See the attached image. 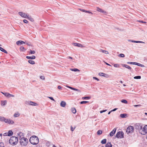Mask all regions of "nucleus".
I'll return each instance as SVG.
<instances>
[{
    "mask_svg": "<svg viewBox=\"0 0 147 147\" xmlns=\"http://www.w3.org/2000/svg\"><path fill=\"white\" fill-rule=\"evenodd\" d=\"M4 95L7 97H14V96L12 94H9V93L7 92H5Z\"/></svg>",
    "mask_w": 147,
    "mask_h": 147,
    "instance_id": "obj_11",
    "label": "nucleus"
},
{
    "mask_svg": "<svg viewBox=\"0 0 147 147\" xmlns=\"http://www.w3.org/2000/svg\"><path fill=\"white\" fill-rule=\"evenodd\" d=\"M107 140L104 139L101 141V143L102 144H105Z\"/></svg>",
    "mask_w": 147,
    "mask_h": 147,
    "instance_id": "obj_33",
    "label": "nucleus"
},
{
    "mask_svg": "<svg viewBox=\"0 0 147 147\" xmlns=\"http://www.w3.org/2000/svg\"><path fill=\"white\" fill-rule=\"evenodd\" d=\"M79 10H80V11H83V12H86V10H84V9H79Z\"/></svg>",
    "mask_w": 147,
    "mask_h": 147,
    "instance_id": "obj_48",
    "label": "nucleus"
},
{
    "mask_svg": "<svg viewBox=\"0 0 147 147\" xmlns=\"http://www.w3.org/2000/svg\"><path fill=\"white\" fill-rule=\"evenodd\" d=\"M129 41H131L132 42H134V43H144V42H143L142 41H135L133 40H129Z\"/></svg>",
    "mask_w": 147,
    "mask_h": 147,
    "instance_id": "obj_21",
    "label": "nucleus"
},
{
    "mask_svg": "<svg viewBox=\"0 0 147 147\" xmlns=\"http://www.w3.org/2000/svg\"><path fill=\"white\" fill-rule=\"evenodd\" d=\"M138 66H140L141 67H144V65H142V64H140L139 63L138 64Z\"/></svg>",
    "mask_w": 147,
    "mask_h": 147,
    "instance_id": "obj_47",
    "label": "nucleus"
},
{
    "mask_svg": "<svg viewBox=\"0 0 147 147\" xmlns=\"http://www.w3.org/2000/svg\"><path fill=\"white\" fill-rule=\"evenodd\" d=\"M97 11L102 12V9H100L98 7L97 8Z\"/></svg>",
    "mask_w": 147,
    "mask_h": 147,
    "instance_id": "obj_40",
    "label": "nucleus"
},
{
    "mask_svg": "<svg viewBox=\"0 0 147 147\" xmlns=\"http://www.w3.org/2000/svg\"><path fill=\"white\" fill-rule=\"evenodd\" d=\"M115 67H119L120 66L119 64H115L113 65Z\"/></svg>",
    "mask_w": 147,
    "mask_h": 147,
    "instance_id": "obj_37",
    "label": "nucleus"
},
{
    "mask_svg": "<svg viewBox=\"0 0 147 147\" xmlns=\"http://www.w3.org/2000/svg\"><path fill=\"white\" fill-rule=\"evenodd\" d=\"M5 120V118L4 117H2L1 116H0V121H3Z\"/></svg>",
    "mask_w": 147,
    "mask_h": 147,
    "instance_id": "obj_41",
    "label": "nucleus"
},
{
    "mask_svg": "<svg viewBox=\"0 0 147 147\" xmlns=\"http://www.w3.org/2000/svg\"><path fill=\"white\" fill-rule=\"evenodd\" d=\"M73 44L75 46H77L78 47L83 48L84 47L82 45L79 43H74Z\"/></svg>",
    "mask_w": 147,
    "mask_h": 147,
    "instance_id": "obj_13",
    "label": "nucleus"
},
{
    "mask_svg": "<svg viewBox=\"0 0 147 147\" xmlns=\"http://www.w3.org/2000/svg\"><path fill=\"white\" fill-rule=\"evenodd\" d=\"M139 63L136 62H134L133 64L137 65L138 66Z\"/></svg>",
    "mask_w": 147,
    "mask_h": 147,
    "instance_id": "obj_57",
    "label": "nucleus"
},
{
    "mask_svg": "<svg viewBox=\"0 0 147 147\" xmlns=\"http://www.w3.org/2000/svg\"><path fill=\"white\" fill-rule=\"evenodd\" d=\"M71 110L73 113L74 114L76 113V109L75 108H72L71 109Z\"/></svg>",
    "mask_w": 147,
    "mask_h": 147,
    "instance_id": "obj_30",
    "label": "nucleus"
},
{
    "mask_svg": "<svg viewBox=\"0 0 147 147\" xmlns=\"http://www.w3.org/2000/svg\"><path fill=\"white\" fill-rule=\"evenodd\" d=\"M23 21V22L25 23H27L28 22V21L25 19Z\"/></svg>",
    "mask_w": 147,
    "mask_h": 147,
    "instance_id": "obj_51",
    "label": "nucleus"
},
{
    "mask_svg": "<svg viewBox=\"0 0 147 147\" xmlns=\"http://www.w3.org/2000/svg\"><path fill=\"white\" fill-rule=\"evenodd\" d=\"M18 142V138L17 137L13 136L11 137L9 140V143L12 145L16 144Z\"/></svg>",
    "mask_w": 147,
    "mask_h": 147,
    "instance_id": "obj_2",
    "label": "nucleus"
},
{
    "mask_svg": "<svg viewBox=\"0 0 147 147\" xmlns=\"http://www.w3.org/2000/svg\"><path fill=\"white\" fill-rule=\"evenodd\" d=\"M20 49L22 51H23L24 50H25L26 49L24 48V47H23L22 46L20 47Z\"/></svg>",
    "mask_w": 147,
    "mask_h": 147,
    "instance_id": "obj_43",
    "label": "nucleus"
},
{
    "mask_svg": "<svg viewBox=\"0 0 147 147\" xmlns=\"http://www.w3.org/2000/svg\"><path fill=\"white\" fill-rule=\"evenodd\" d=\"M28 103L30 105H36V103H35L33 102L30 101H29L28 102Z\"/></svg>",
    "mask_w": 147,
    "mask_h": 147,
    "instance_id": "obj_20",
    "label": "nucleus"
},
{
    "mask_svg": "<svg viewBox=\"0 0 147 147\" xmlns=\"http://www.w3.org/2000/svg\"><path fill=\"white\" fill-rule=\"evenodd\" d=\"M7 103V101L6 100L4 101H1V105L2 106H4Z\"/></svg>",
    "mask_w": 147,
    "mask_h": 147,
    "instance_id": "obj_29",
    "label": "nucleus"
},
{
    "mask_svg": "<svg viewBox=\"0 0 147 147\" xmlns=\"http://www.w3.org/2000/svg\"><path fill=\"white\" fill-rule=\"evenodd\" d=\"M86 13H89L91 14H92V12L88 11H86Z\"/></svg>",
    "mask_w": 147,
    "mask_h": 147,
    "instance_id": "obj_54",
    "label": "nucleus"
},
{
    "mask_svg": "<svg viewBox=\"0 0 147 147\" xmlns=\"http://www.w3.org/2000/svg\"><path fill=\"white\" fill-rule=\"evenodd\" d=\"M134 106L135 107H138L140 106L141 105H134Z\"/></svg>",
    "mask_w": 147,
    "mask_h": 147,
    "instance_id": "obj_58",
    "label": "nucleus"
},
{
    "mask_svg": "<svg viewBox=\"0 0 147 147\" xmlns=\"http://www.w3.org/2000/svg\"><path fill=\"white\" fill-rule=\"evenodd\" d=\"M127 115L126 114H121L120 115V116L122 118H125L127 117Z\"/></svg>",
    "mask_w": 147,
    "mask_h": 147,
    "instance_id": "obj_19",
    "label": "nucleus"
},
{
    "mask_svg": "<svg viewBox=\"0 0 147 147\" xmlns=\"http://www.w3.org/2000/svg\"><path fill=\"white\" fill-rule=\"evenodd\" d=\"M58 88L59 89H61V86H58Z\"/></svg>",
    "mask_w": 147,
    "mask_h": 147,
    "instance_id": "obj_62",
    "label": "nucleus"
},
{
    "mask_svg": "<svg viewBox=\"0 0 147 147\" xmlns=\"http://www.w3.org/2000/svg\"><path fill=\"white\" fill-rule=\"evenodd\" d=\"M7 133V136H11L13 134V132L11 130H9Z\"/></svg>",
    "mask_w": 147,
    "mask_h": 147,
    "instance_id": "obj_25",
    "label": "nucleus"
},
{
    "mask_svg": "<svg viewBox=\"0 0 147 147\" xmlns=\"http://www.w3.org/2000/svg\"><path fill=\"white\" fill-rule=\"evenodd\" d=\"M2 134H0V140H1L2 138Z\"/></svg>",
    "mask_w": 147,
    "mask_h": 147,
    "instance_id": "obj_60",
    "label": "nucleus"
},
{
    "mask_svg": "<svg viewBox=\"0 0 147 147\" xmlns=\"http://www.w3.org/2000/svg\"><path fill=\"white\" fill-rule=\"evenodd\" d=\"M0 147H4V145L2 142H0Z\"/></svg>",
    "mask_w": 147,
    "mask_h": 147,
    "instance_id": "obj_42",
    "label": "nucleus"
},
{
    "mask_svg": "<svg viewBox=\"0 0 147 147\" xmlns=\"http://www.w3.org/2000/svg\"><path fill=\"white\" fill-rule=\"evenodd\" d=\"M30 142L33 145L38 144L39 143V139L38 137L35 136H33L31 137L29 139Z\"/></svg>",
    "mask_w": 147,
    "mask_h": 147,
    "instance_id": "obj_1",
    "label": "nucleus"
},
{
    "mask_svg": "<svg viewBox=\"0 0 147 147\" xmlns=\"http://www.w3.org/2000/svg\"><path fill=\"white\" fill-rule=\"evenodd\" d=\"M25 43V42H24L21 40L18 41L16 42V44L18 45H20L21 44H24Z\"/></svg>",
    "mask_w": 147,
    "mask_h": 147,
    "instance_id": "obj_17",
    "label": "nucleus"
},
{
    "mask_svg": "<svg viewBox=\"0 0 147 147\" xmlns=\"http://www.w3.org/2000/svg\"><path fill=\"white\" fill-rule=\"evenodd\" d=\"M66 105V103L64 101H61L60 103V106L61 107H64Z\"/></svg>",
    "mask_w": 147,
    "mask_h": 147,
    "instance_id": "obj_15",
    "label": "nucleus"
},
{
    "mask_svg": "<svg viewBox=\"0 0 147 147\" xmlns=\"http://www.w3.org/2000/svg\"><path fill=\"white\" fill-rule=\"evenodd\" d=\"M90 98V97H83L82 98V99L84 100V99H89Z\"/></svg>",
    "mask_w": 147,
    "mask_h": 147,
    "instance_id": "obj_34",
    "label": "nucleus"
},
{
    "mask_svg": "<svg viewBox=\"0 0 147 147\" xmlns=\"http://www.w3.org/2000/svg\"><path fill=\"white\" fill-rule=\"evenodd\" d=\"M104 62L107 65H109V66H111V65L110 64H109L107 63V62H105V61H104Z\"/></svg>",
    "mask_w": 147,
    "mask_h": 147,
    "instance_id": "obj_61",
    "label": "nucleus"
},
{
    "mask_svg": "<svg viewBox=\"0 0 147 147\" xmlns=\"http://www.w3.org/2000/svg\"><path fill=\"white\" fill-rule=\"evenodd\" d=\"M143 125V124L142 123H136L135 125L136 128L139 130V132L140 134L141 131H142Z\"/></svg>",
    "mask_w": 147,
    "mask_h": 147,
    "instance_id": "obj_4",
    "label": "nucleus"
},
{
    "mask_svg": "<svg viewBox=\"0 0 147 147\" xmlns=\"http://www.w3.org/2000/svg\"><path fill=\"white\" fill-rule=\"evenodd\" d=\"M107 111V110H103L102 111H100V113H102L103 112H106Z\"/></svg>",
    "mask_w": 147,
    "mask_h": 147,
    "instance_id": "obj_50",
    "label": "nucleus"
},
{
    "mask_svg": "<svg viewBox=\"0 0 147 147\" xmlns=\"http://www.w3.org/2000/svg\"><path fill=\"white\" fill-rule=\"evenodd\" d=\"M123 67H125L126 68H127L129 69H131V67H130L129 66L127 65L123 64Z\"/></svg>",
    "mask_w": 147,
    "mask_h": 147,
    "instance_id": "obj_23",
    "label": "nucleus"
},
{
    "mask_svg": "<svg viewBox=\"0 0 147 147\" xmlns=\"http://www.w3.org/2000/svg\"><path fill=\"white\" fill-rule=\"evenodd\" d=\"M98 75H99V76H100L105 77H107L108 76V75H107L105 74V73H101V72L99 73L98 74Z\"/></svg>",
    "mask_w": 147,
    "mask_h": 147,
    "instance_id": "obj_16",
    "label": "nucleus"
},
{
    "mask_svg": "<svg viewBox=\"0 0 147 147\" xmlns=\"http://www.w3.org/2000/svg\"><path fill=\"white\" fill-rule=\"evenodd\" d=\"M0 50L1 51L4 52V53H7V52L6 51V50H5L3 49V48H2V47H0Z\"/></svg>",
    "mask_w": 147,
    "mask_h": 147,
    "instance_id": "obj_28",
    "label": "nucleus"
},
{
    "mask_svg": "<svg viewBox=\"0 0 147 147\" xmlns=\"http://www.w3.org/2000/svg\"><path fill=\"white\" fill-rule=\"evenodd\" d=\"M40 78L41 79H42L43 80H45V78L44 76H41L40 77Z\"/></svg>",
    "mask_w": 147,
    "mask_h": 147,
    "instance_id": "obj_49",
    "label": "nucleus"
},
{
    "mask_svg": "<svg viewBox=\"0 0 147 147\" xmlns=\"http://www.w3.org/2000/svg\"><path fill=\"white\" fill-rule=\"evenodd\" d=\"M27 18H28L31 22H33L34 21V19L32 18L31 16H30L29 15H28V17H27Z\"/></svg>",
    "mask_w": 147,
    "mask_h": 147,
    "instance_id": "obj_22",
    "label": "nucleus"
},
{
    "mask_svg": "<svg viewBox=\"0 0 147 147\" xmlns=\"http://www.w3.org/2000/svg\"><path fill=\"white\" fill-rule=\"evenodd\" d=\"M102 132L101 130H99L98 131L97 134L98 135H100L102 134Z\"/></svg>",
    "mask_w": 147,
    "mask_h": 147,
    "instance_id": "obj_39",
    "label": "nucleus"
},
{
    "mask_svg": "<svg viewBox=\"0 0 147 147\" xmlns=\"http://www.w3.org/2000/svg\"><path fill=\"white\" fill-rule=\"evenodd\" d=\"M117 109V108H115L114 109H113V110H111V111H115Z\"/></svg>",
    "mask_w": 147,
    "mask_h": 147,
    "instance_id": "obj_64",
    "label": "nucleus"
},
{
    "mask_svg": "<svg viewBox=\"0 0 147 147\" xmlns=\"http://www.w3.org/2000/svg\"><path fill=\"white\" fill-rule=\"evenodd\" d=\"M138 22H140V23H144V24H146V22H144L142 21H138Z\"/></svg>",
    "mask_w": 147,
    "mask_h": 147,
    "instance_id": "obj_52",
    "label": "nucleus"
},
{
    "mask_svg": "<svg viewBox=\"0 0 147 147\" xmlns=\"http://www.w3.org/2000/svg\"><path fill=\"white\" fill-rule=\"evenodd\" d=\"M119 57H125V55L123 54H120L119 55Z\"/></svg>",
    "mask_w": 147,
    "mask_h": 147,
    "instance_id": "obj_38",
    "label": "nucleus"
},
{
    "mask_svg": "<svg viewBox=\"0 0 147 147\" xmlns=\"http://www.w3.org/2000/svg\"><path fill=\"white\" fill-rule=\"evenodd\" d=\"M51 100H53L54 101H55V100L53 99V98L49 96L48 97Z\"/></svg>",
    "mask_w": 147,
    "mask_h": 147,
    "instance_id": "obj_46",
    "label": "nucleus"
},
{
    "mask_svg": "<svg viewBox=\"0 0 147 147\" xmlns=\"http://www.w3.org/2000/svg\"><path fill=\"white\" fill-rule=\"evenodd\" d=\"M93 79H95L96 80L98 81L99 80L97 78H96L95 77H93Z\"/></svg>",
    "mask_w": 147,
    "mask_h": 147,
    "instance_id": "obj_55",
    "label": "nucleus"
},
{
    "mask_svg": "<svg viewBox=\"0 0 147 147\" xmlns=\"http://www.w3.org/2000/svg\"><path fill=\"white\" fill-rule=\"evenodd\" d=\"M18 13L21 17L25 18H27L28 15V14L24 13L22 12H19Z\"/></svg>",
    "mask_w": 147,
    "mask_h": 147,
    "instance_id": "obj_7",
    "label": "nucleus"
},
{
    "mask_svg": "<svg viewBox=\"0 0 147 147\" xmlns=\"http://www.w3.org/2000/svg\"><path fill=\"white\" fill-rule=\"evenodd\" d=\"M75 128H73L72 126H71V129L72 131H73L75 129Z\"/></svg>",
    "mask_w": 147,
    "mask_h": 147,
    "instance_id": "obj_53",
    "label": "nucleus"
},
{
    "mask_svg": "<svg viewBox=\"0 0 147 147\" xmlns=\"http://www.w3.org/2000/svg\"><path fill=\"white\" fill-rule=\"evenodd\" d=\"M116 130V129L115 128H114L113 130L109 134L110 136L111 137L113 136L115 133Z\"/></svg>",
    "mask_w": 147,
    "mask_h": 147,
    "instance_id": "obj_12",
    "label": "nucleus"
},
{
    "mask_svg": "<svg viewBox=\"0 0 147 147\" xmlns=\"http://www.w3.org/2000/svg\"><path fill=\"white\" fill-rule=\"evenodd\" d=\"M17 135L18 137L20 140V139L22 138H24V134L22 132H20L17 133Z\"/></svg>",
    "mask_w": 147,
    "mask_h": 147,
    "instance_id": "obj_9",
    "label": "nucleus"
},
{
    "mask_svg": "<svg viewBox=\"0 0 147 147\" xmlns=\"http://www.w3.org/2000/svg\"><path fill=\"white\" fill-rule=\"evenodd\" d=\"M100 51L101 52H102V53H103L105 54H109V52L107 51L104 50L102 49H100Z\"/></svg>",
    "mask_w": 147,
    "mask_h": 147,
    "instance_id": "obj_26",
    "label": "nucleus"
},
{
    "mask_svg": "<svg viewBox=\"0 0 147 147\" xmlns=\"http://www.w3.org/2000/svg\"><path fill=\"white\" fill-rule=\"evenodd\" d=\"M88 102V101H81L80 102V104H86V103H87Z\"/></svg>",
    "mask_w": 147,
    "mask_h": 147,
    "instance_id": "obj_45",
    "label": "nucleus"
},
{
    "mask_svg": "<svg viewBox=\"0 0 147 147\" xmlns=\"http://www.w3.org/2000/svg\"><path fill=\"white\" fill-rule=\"evenodd\" d=\"M28 140L26 138H23L20 140V145L23 146H26L28 143Z\"/></svg>",
    "mask_w": 147,
    "mask_h": 147,
    "instance_id": "obj_3",
    "label": "nucleus"
},
{
    "mask_svg": "<svg viewBox=\"0 0 147 147\" xmlns=\"http://www.w3.org/2000/svg\"><path fill=\"white\" fill-rule=\"evenodd\" d=\"M106 147H112V145L110 142L107 143L105 145Z\"/></svg>",
    "mask_w": 147,
    "mask_h": 147,
    "instance_id": "obj_24",
    "label": "nucleus"
},
{
    "mask_svg": "<svg viewBox=\"0 0 147 147\" xmlns=\"http://www.w3.org/2000/svg\"><path fill=\"white\" fill-rule=\"evenodd\" d=\"M28 62L29 63L32 64H34L35 63L34 61L32 60H28Z\"/></svg>",
    "mask_w": 147,
    "mask_h": 147,
    "instance_id": "obj_32",
    "label": "nucleus"
},
{
    "mask_svg": "<svg viewBox=\"0 0 147 147\" xmlns=\"http://www.w3.org/2000/svg\"><path fill=\"white\" fill-rule=\"evenodd\" d=\"M8 133H5L3 134V136H7Z\"/></svg>",
    "mask_w": 147,
    "mask_h": 147,
    "instance_id": "obj_56",
    "label": "nucleus"
},
{
    "mask_svg": "<svg viewBox=\"0 0 147 147\" xmlns=\"http://www.w3.org/2000/svg\"><path fill=\"white\" fill-rule=\"evenodd\" d=\"M123 135L124 134L122 131H119L117 133L116 137L117 138H123Z\"/></svg>",
    "mask_w": 147,
    "mask_h": 147,
    "instance_id": "obj_6",
    "label": "nucleus"
},
{
    "mask_svg": "<svg viewBox=\"0 0 147 147\" xmlns=\"http://www.w3.org/2000/svg\"><path fill=\"white\" fill-rule=\"evenodd\" d=\"M121 102L125 103H127V101L125 100H121Z\"/></svg>",
    "mask_w": 147,
    "mask_h": 147,
    "instance_id": "obj_44",
    "label": "nucleus"
},
{
    "mask_svg": "<svg viewBox=\"0 0 147 147\" xmlns=\"http://www.w3.org/2000/svg\"><path fill=\"white\" fill-rule=\"evenodd\" d=\"M5 122L7 123H8L10 124H12L14 123V121L10 119H5V120L4 121Z\"/></svg>",
    "mask_w": 147,
    "mask_h": 147,
    "instance_id": "obj_10",
    "label": "nucleus"
},
{
    "mask_svg": "<svg viewBox=\"0 0 147 147\" xmlns=\"http://www.w3.org/2000/svg\"><path fill=\"white\" fill-rule=\"evenodd\" d=\"M20 114L19 113H15L14 115V117H18L20 116Z\"/></svg>",
    "mask_w": 147,
    "mask_h": 147,
    "instance_id": "obj_36",
    "label": "nucleus"
},
{
    "mask_svg": "<svg viewBox=\"0 0 147 147\" xmlns=\"http://www.w3.org/2000/svg\"><path fill=\"white\" fill-rule=\"evenodd\" d=\"M141 78V77L140 76H137L134 77V79H140Z\"/></svg>",
    "mask_w": 147,
    "mask_h": 147,
    "instance_id": "obj_35",
    "label": "nucleus"
},
{
    "mask_svg": "<svg viewBox=\"0 0 147 147\" xmlns=\"http://www.w3.org/2000/svg\"><path fill=\"white\" fill-rule=\"evenodd\" d=\"M66 87H68V88H69L71 89H72V90H75V91H76L78 92H80V91L78 89H76V88H72V87H71L67 86H66Z\"/></svg>",
    "mask_w": 147,
    "mask_h": 147,
    "instance_id": "obj_14",
    "label": "nucleus"
},
{
    "mask_svg": "<svg viewBox=\"0 0 147 147\" xmlns=\"http://www.w3.org/2000/svg\"><path fill=\"white\" fill-rule=\"evenodd\" d=\"M102 13H106V12L105 11H104V10H103L102 11Z\"/></svg>",
    "mask_w": 147,
    "mask_h": 147,
    "instance_id": "obj_63",
    "label": "nucleus"
},
{
    "mask_svg": "<svg viewBox=\"0 0 147 147\" xmlns=\"http://www.w3.org/2000/svg\"><path fill=\"white\" fill-rule=\"evenodd\" d=\"M134 127L132 126H130L127 127L126 130V132L128 134L131 133L134 131Z\"/></svg>",
    "mask_w": 147,
    "mask_h": 147,
    "instance_id": "obj_5",
    "label": "nucleus"
},
{
    "mask_svg": "<svg viewBox=\"0 0 147 147\" xmlns=\"http://www.w3.org/2000/svg\"><path fill=\"white\" fill-rule=\"evenodd\" d=\"M35 51H32L31 49L30 50V51H29V53L30 54H34L35 53Z\"/></svg>",
    "mask_w": 147,
    "mask_h": 147,
    "instance_id": "obj_31",
    "label": "nucleus"
},
{
    "mask_svg": "<svg viewBox=\"0 0 147 147\" xmlns=\"http://www.w3.org/2000/svg\"><path fill=\"white\" fill-rule=\"evenodd\" d=\"M147 133V125H145L142 128L141 134L145 135Z\"/></svg>",
    "mask_w": 147,
    "mask_h": 147,
    "instance_id": "obj_8",
    "label": "nucleus"
},
{
    "mask_svg": "<svg viewBox=\"0 0 147 147\" xmlns=\"http://www.w3.org/2000/svg\"><path fill=\"white\" fill-rule=\"evenodd\" d=\"M70 70L71 71L75 72L80 71V70L79 69L76 68L70 69Z\"/></svg>",
    "mask_w": 147,
    "mask_h": 147,
    "instance_id": "obj_27",
    "label": "nucleus"
},
{
    "mask_svg": "<svg viewBox=\"0 0 147 147\" xmlns=\"http://www.w3.org/2000/svg\"><path fill=\"white\" fill-rule=\"evenodd\" d=\"M26 58L28 59H35L36 58V57L35 56L33 55L31 57L26 56Z\"/></svg>",
    "mask_w": 147,
    "mask_h": 147,
    "instance_id": "obj_18",
    "label": "nucleus"
},
{
    "mask_svg": "<svg viewBox=\"0 0 147 147\" xmlns=\"http://www.w3.org/2000/svg\"><path fill=\"white\" fill-rule=\"evenodd\" d=\"M133 63H134V62H127V63L129 64H133Z\"/></svg>",
    "mask_w": 147,
    "mask_h": 147,
    "instance_id": "obj_59",
    "label": "nucleus"
}]
</instances>
